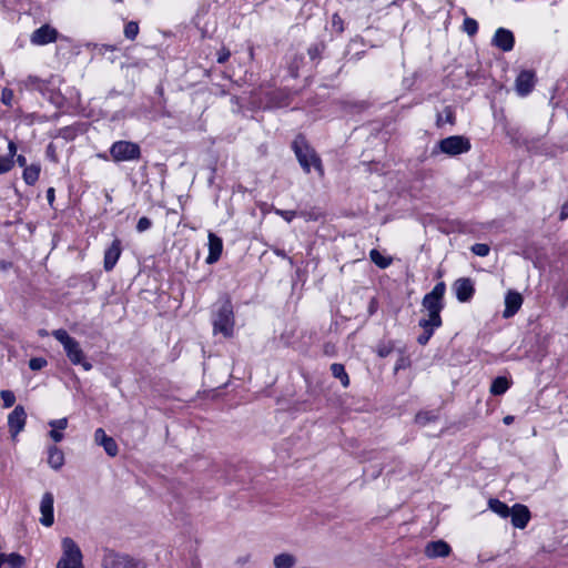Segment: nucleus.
I'll use <instances>...</instances> for the list:
<instances>
[{"label": "nucleus", "mask_w": 568, "mask_h": 568, "mask_svg": "<svg viewBox=\"0 0 568 568\" xmlns=\"http://www.w3.org/2000/svg\"><path fill=\"white\" fill-rule=\"evenodd\" d=\"M122 253L121 241L114 239L111 245L104 252L103 267L106 272H110L116 265Z\"/></svg>", "instance_id": "obj_14"}, {"label": "nucleus", "mask_w": 568, "mask_h": 568, "mask_svg": "<svg viewBox=\"0 0 568 568\" xmlns=\"http://www.w3.org/2000/svg\"><path fill=\"white\" fill-rule=\"evenodd\" d=\"M50 437L54 443H59L63 439V434L60 430L52 428L49 433Z\"/></svg>", "instance_id": "obj_44"}, {"label": "nucleus", "mask_w": 568, "mask_h": 568, "mask_svg": "<svg viewBox=\"0 0 568 568\" xmlns=\"http://www.w3.org/2000/svg\"><path fill=\"white\" fill-rule=\"evenodd\" d=\"M20 84L28 90H41L43 88V81L37 75H28Z\"/></svg>", "instance_id": "obj_29"}, {"label": "nucleus", "mask_w": 568, "mask_h": 568, "mask_svg": "<svg viewBox=\"0 0 568 568\" xmlns=\"http://www.w3.org/2000/svg\"><path fill=\"white\" fill-rule=\"evenodd\" d=\"M13 97V91L11 89L4 88L1 92V102L7 106H11Z\"/></svg>", "instance_id": "obj_40"}, {"label": "nucleus", "mask_w": 568, "mask_h": 568, "mask_svg": "<svg viewBox=\"0 0 568 568\" xmlns=\"http://www.w3.org/2000/svg\"><path fill=\"white\" fill-rule=\"evenodd\" d=\"M274 212L288 223L292 222L293 219L297 216L296 211L275 209Z\"/></svg>", "instance_id": "obj_39"}, {"label": "nucleus", "mask_w": 568, "mask_h": 568, "mask_svg": "<svg viewBox=\"0 0 568 568\" xmlns=\"http://www.w3.org/2000/svg\"><path fill=\"white\" fill-rule=\"evenodd\" d=\"M53 503V495L49 491L44 493L40 503V523L45 527H51L54 523Z\"/></svg>", "instance_id": "obj_12"}, {"label": "nucleus", "mask_w": 568, "mask_h": 568, "mask_svg": "<svg viewBox=\"0 0 568 568\" xmlns=\"http://www.w3.org/2000/svg\"><path fill=\"white\" fill-rule=\"evenodd\" d=\"M379 355H381V356H385V355H386L385 351H382V352L379 353Z\"/></svg>", "instance_id": "obj_55"}, {"label": "nucleus", "mask_w": 568, "mask_h": 568, "mask_svg": "<svg viewBox=\"0 0 568 568\" xmlns=\"http://www.w3.org/2000/svg\"><path fill=\"white\" fill-rule=\"evenodd\" d=\"M450 552L449 545L444 540L428 542L425 548V554L429 558L447 557Z\"/></svg>", "instance_id": "obj_20"}, {"label": "nucleus", "mask_w": 568, "mask_h": 568, "mask_svg": "<svg viewBox=\"0 0 568 568\" xmlns=\"http://www.w3.org/2000/svg\"><path fill=\"white\" fill-rule=\"evenodd\" d=\"M443 321L440 314L427 313V317L419 321V326H442Z\"/></svg>", "instance_id": "obj_31"}, {"label": "nucleus", "mask_w": 568, "mask_h": 568, "mask_svg": "<svg viewBox=\"0 0 568 568\" xmlns=\"http://www.w3.org/2000/svg\"><path fill=\"white\" fill-rule=\"evenodd\" d=\"M47 199H48V202L50 204H52V202L54 201V189L53 187H49L48 191H47Z\"/></svg>", "instance_id": "obj_50"}, {"label": "nucleus", "mask_w": 568, "mask_h": 568, "mask_svg": "<svg viewBox=\"0 0 568 568\" xmlns=\"http://www.w3.org/2000/svg\"><path fill=\"white\" fill-rule=\"evenodd\" d=\"M307 52H308L310 58L314 60L320 55L321 49L317 44H315V45L310 47Z\"/></svg>", "instance_id": "obj_45"}, {"label": "nucleus", "mask_w": 568, "mask_h": 568, "mask_svg": "<svg viewBox=\"0 0 568 568\" xmlns=\"http://www.w3.org/2000/svg\"><path fill=\"white\" fill-rule=\"evenodd\" d=\"M331 372L335 378H338L341 381L344 387H347L349 385V377L345 371L344 365L339 363H334L331 365Z\"/></svg>", "instance_id": "obj_27"}, {"label": "nucleus", "mask_w": 568, "mask_h": 568, "mask_svg": "<svg viewBox=\"0 0 568 568\" xmlns=\"http://www.w3.org/2000/svg\"><path fill=\"white\" fill-rule=\"evenodd\" d=\"M139 34V24L135 21H130L124 27V36L129 40H134Z\"/></svg>", "instance_id": "obj_34"}, {"label": "nucleus", "mask_w": 568, "mask_h": 568, "mask_svg": "<svg viewBox=\"0 0 568 568\" xmlns=\"http://www.w3.org/2000/svg\"><path fill=\"white\" fill-rule=\"evenodd\" d=\"M48 365V362L44 357H33L29 361V367L32 371H40Z\"/></svg>", "instance_id": "obj_36"}, {"label": "nucleus", "mask_w": 568, "mask_h": 568, "mask_svg": "<svg viewBox=\"0 0 568 568\" xmlns=\"http://www.w3.org/2000/svg\"><path fill=\"white\" fill-rule=\"evenodd\" d=\"M0 397L2 399V406L3 408H10L16 403V395L13 392L3 389L0 392Z\"/></svg>", "instance_id": "obj_33"}, {"label": "nucleus", "mask_w": 568, "mask_h": 568, "mask_svg": "<svg viewBox=\"0 0 568 568\" xmlns=\"http://www.w3.org/2000/svg\"><path fill=\"white\" fill-rule=\"evenodd\" d=\"M369 257H371V261L377 265L378 267L381 268H386L388 267L393 260L392 257H387V256H384L376 248H373L371 252H369Z\"/></svg>", "instance_id": "obj_28"}, {"label": "nucleus", "mask_w": 568, "mask_h": 568, "mask_svg": "<svg viewBox=\"0 0 568 568\" xmlns=\"http://www.w3.org/2000/svg\"><path fill=\"white\" fill-rule=\"evenodd\" d=\"M40 175V166L37 164H31L29 166H26L23 170V180L28 185H33Z\"/></svg>", "instance_id": "obj_25"}, {"label": "nucleus", "mask_w": 568, "mask_h": 568, "mask_svg": "<svg viewBox=\"0 0 568 568\" xmlns=\"http://www.w3.org/2000/svg\"><path fill=\"white\" fill-rule=\"evenodd\" d=\"M434 419H435V415L429 412H420L415 417L416 423L419 425H423V426Z\"/></svg>", "instance_id": "obj_37"}, {"label": "nucleus", "mask_w": 568, "mask_h": 568, "mask_svg": "<svg viewBox=\"0 0 568 568\" xmlns=\"http://www.w3.org/2000/svg\"><path fill=\"white\" fill-rule=\"evenodd\" d=\"M212 324L215 335L222 334L226 338L233 336L235 318L233 305L229 298L220 301V305L213 315Z\"/></svg>", "instance_id": "obj_2"}, {"label": "nucleus", "mask_w": 568, "mask_h": 568, "mask_svg": "<svg viewBox=\"0 0 568 568\" xmlns=\"http://www.w3.org/2000/svg\"><path fill=\"white\" fill-rule=\"evenodd\" d=\"M39 335L40 336H47L48 335V332L45 329H40L39 331Z\"/></svg>", "instance_id": "obj_54"}, {"label": "nucleus", "mask_w": 568, "mask_h": 568, "mask_svg": "<svg viewBox=\"0 0 568 568\" xmlns=\"http://www.w3.org/2000/svg\"><path fill=\"white\" fill-rule=\"evenodd\" d=\"M513 419H514V417H513V416H506V417L504 418V423L508 425V424H510V423L513 422Z\"/></svg>", "instance_id": "obj_53"}, {"label": "nucleus", "mask_w": 568, "mask_h": 568, "mask_svg": "<svg viewBox=\"0 0 568 568\" xmlns=\"http://www.w3.org/2000/svg\"><path fill=\"white\" fill-rule=\"evenodd\" d=\"M560 220L564 221L566 219H568V202L565 203L562 206H561V210H560Z\"/></svg>", "instance_id": "obj_48"}, {"label": "nucleus", "mask_w": 568, "mask_h": 568, "mask_svg": "<svg viewBox=\"0 0 568 568\" xmlns=\"http://www.w3.org/2000/svg\"><path fill=\"white\" fill-rule=\"evenodd\" d=\"M48 464L54 470H59L64 465V454L55 445L48 448Z\"/></svg>", "instance_id": "obj_21"}, {"label": "nucleus", "mask_w": 568, "mask_h": 568, "mask_svg": "<svg viewBox=\"0 0 568 568\" xmlns=\"http://www.w3.org/2000/svg\"><path fill=\"white\" fill-rule=\"evenodd\" d=\"M446 285L444 282L437 283L433 290L427 293L422 301V306L427 313L440 314L444 308V295Z\"/></svg>", "instance_id": "obj_8"}, {"label": "nucleus", "mask_w": 568, "mask_h": 568, "mask_svg": "<svg viewBox=\"0 0 568 568\" xmlns=\"http://www.w3.org/2000/svg\"><path fill=\"white\" fill-rule=\"evenodd\" d=\"M94 442L97 445L102 446L110 457H114L119 453V447L115 440L108 436L103 428H98L94 432Z\"/></svg>", "instance_id": "obj_16"}, {"label": "nucleus", "mask_w": 568, "mask_h": 568, "mask_svg": "<svg viewBox=\"0 0 568 568\" xmlns=\"http://www.w3.org/2000/svg\"><path fill=\"white\" fill-rule=\"evenodd\" d=\"M296 562V556L290 552H281L273 559L274 568H293Z\"/></svg>", "instance_id": "obj_22"}, {"label": "nucleus", "mask_w": 568, "mask_h": 568, "mask_svg": "<svg viewBox=\"0 0 568 568\" xmlns=\"http://www.w3.org/2000/svg\"><path fill=\"white\" fill-rule=\"evenodd\" d=\"M57 568H85L82 551L70 537L62 539V556L57 564Z\"/></svg>", "instance_id": "obj_4"}, {"label": "nucleus", "mask_w": 568, "mask_h": 568, "mask_svg": "<svg viewBox=\"0 0 568 568\" xmlns=\"http://www.w3.org/2000/svg\"><path fill=\"white\" fill-rule=\"evenodd\" d=\"M52 336L62 344L71 364L81 366L87 372L92 369L93 366L84 354L80 343L74 337L70 336L65 329H55L52 332Z\"/></svg>", "instance_id": "obj_1"}, {"label": "nucleus", "mask_w": 568, "mask_h": 568, "mask_svg": "<svg viewBox=\"0 0 568 568\" xmlns=\"http://www.w3.org/2000/svg\"><path fill=\"white\" fill-rule=\"evenodd\" d=\"M27 413L21 405H18L8 416V427L11 437L14 439L26 426Z\"/></svg>", "instance_id": "obj_10"}, {"label": "nucleus", "mask_w": 568, "mask_h": 568, "mask_svg": "<svg viewBox=\"0 0 568 568\" xmlns=\"http://www.w3.org/2000/svg\"><path fill=\"white\" fill-rule=\"evenodd\" d=\"M209 239V255L206 256L207 264L216 263L223 251V241L216 234L210 232L207 235Z\"/></svg>", "instance_id": "obj_19"}, {"label": "nucleus", "mask_w": 568, "mask_h": 568, "mask_svg": "<svg viewBox=\"0 0 568 568\" xmlns=\"http://www.w3.org/2000/svg\"><path fill=\"white\" fill-rule=\"evenodd\" d=\"M511 524L515 528L524 529L530 520V511L527 506L515 504L510 509Z\"/></svg>", "instance_id": "obj_15"}, {"label": "nucleus", "mask_w": 568, "mask_h": 568, "mask_svg": "<svg viewBox=\"0 0 568 568\" xmlns=\"http://www.w3.org/2000/svg\"><path fill=\"white\" fill-rule=\"evenodd\" d=\"M110 155L116 163L135 161L141 158V148L138 143L120 140L111 145Z\"/></svg>", "instance_id": "obj_6"}, {"label": "nucleus", "mask_w": 568, "mask_h": 568, "mask_svg": "<svg viewBox=\"0 0 568 568\" xmlns=\"http://www.w3.org/2000/svg\"><path fill=\"white\" fill-rule=\"evenodd\" d=\"M58 38V30L51 24L45 23L32 31L30 34V42L33 45L41 47L55 42Z\"/></svg>", "instance_id": "obj_9"}, {"label": "nucleus", "mask_w": 568, "mask_h": 568, "mask_svg": "<svg viewBox=\"0 0 568 568\" xmlns=\"http://www.w3.org/2000/svg\"><path fill=\"white\" fill-rule=\"evenodd\" d=\"M101 566L102 568H146L143 560L111 549L104 550Z\"/></svg>", "instance_id": "obj_5"}, {"label": "nucleus", "mask_w": 568, "mask_h": 568, "mask_svg": "<svg viewBox=\"0 0 568 568\" xmlns=\"http://www.w3.org/2000/svg\"><path fill=\"white\" fill-rule=\"evenodd\" d=\"M491 43L498 49L508 52L514 48L515 38L510 30L498 28L493 37Z\"/></svg>", "instance_id": "obj_13"}, {"label": "nucleus", "mask_w": 568, "mask_h": 568, "mask_svg": "<svg viewBox=\"0 0 568 568\" xmlns=\"http://www.w3.org/2000/svg\"><path fill=\"white\" fill-rule=\"evenodd\" d=\"M516 91L520 97L531 92L535 87V74L531 71H521L515 82Z\"/></svg>", "instance_id": "obj_17"}, {"label": "nucleus", "mask_w": 568, "mask_h": 568, "mask_svg": "<svg viewBox=\"0 0 568 568\" xmlns=\"http://www.w3.org/2000/svg\"><path fill=\"white\" fill-rule=\"evenodd\" d=\"M489 246L485 243H476L471 246V252L477 256H487L489 254Z\"/></svg>", "instance_id": "obj_35"}, {"label": "nucleus", "mask_w": 568, "mask_h": 568, "mask_svg": "<svg viewBox=\"0 0 568 568\" xmlns=\"http://www.w3.org/2000/svg\"><path fill=\"white\" fill-rule=\"evenodd\" d=\"M489 509L501 518H507L510 515V509L505 503L496 498H490L488 501Z\"/></svg>", "instance_id": "obj_23"}, {"label": "nucleus", "mask_w": 568, "mask_h": 568, "mask_svg": "<svg viewBox=\"0 0 568 568\" xmlns=\"http://www.w3.org/2000/svg\"><path fill=\"white\" fill-rule=\"evenodd\" d=\"M216 55H217V58H216L217 63L223 64V63H225V62L229 60V58L231 57V52H230V50H229L227 48L222 47V48L217 51V54H216Z\"/></svg>", "instance_id": "obj_43"}, {"label": "nucleus", "mask_w": 568, "mask_h": 568, "mask_svg": "<svg viewBox=\"0 0 568 568\" xmlns=\"http://www.w3.org/2000/svg\"><path fill=\"white\" fill-rule=\"evenodd\" d=\"M424 331V333H426L428 336H433L434 332L436 328H438L439 326H420Z\"/></svg>", "instance_id": "obj_49"}, {"label": "nucleus", "mask_w": 568, "mask_h": 568, "mask_svg": "<svg viewBox=\"0 0 568 568\" xmlns=\"http://www.w3.org/2000/svg\"><path fill=\"white\" fill-rule=\"evenodd\" d=\"M3 561L11 568H21L24 564V558L16 552L9 555L3 554Z\"/></svg>", "instance_id": "obj_30"}, {"label": "nucleus", "mask_w": 568, "mask_h": 568, "mask_svg": "<svg viewBox=\"0 0 568 568\" xmlns=\"http://www.w3.org/2000/svg\"><path fill=\"white\" fill-rule=\"evenodd\" d=\"M510 387V382L503 376L495 378L490 385V393L493 395H503Z\"/></svg>", "instance_id": "obj_24"}, {"label": "nucleus", "mask_w": 568, "mask_h": 568, "mask_svg": "<svg viewBox=\"0 0 568 568\" xmlns=\"http://www.w3.org/2000/svg\"><path fill=\"white\" fill-rule=\"evenodd\" d=\"M470 148L471 144L469 139L463 135H452L442 139L437 143L438 151L449 156H456L463 153H467L470 150Z\"/></svg>", "instance_id": "obj_7"}, {"label": "nucleus", "mask_w": 568, "mask_h": 568, "mask_svg": "<svg viewBox=\"0 0 568 568\" xmlns=\"http://www.w3.org/2000/svg\"><path fill=\"white\" fill-rule=\"evenodd\" d=\"M13 166V160L8 156H0V174L9 172Z\"/></svg>", "instance_id": "obj_38"}, {"label": "nucleus", "mask_w": 568, "mask_h": 568, "mask_svg": "<svg viewBox=\"0 0 568 568\" xmlns=\"http://www.w3.org/2000/svg\"><path fill=\"white\" fill-rule=\"evenodd\" d=\"M17 163H18V165H19V166H21V168H26V166H28V165H27V159H26V156H24V155H18V156H17Z\"/></svg>", "instance_id": "obj_51"}, {"label": "nucleus", "mask_w": 568, "mask_h": 568, "mask_svg": "<svg viewBox=\"0 0 568 568\" xmlns=\"http://www.w3.org/2000/svg\"><path fill=\"white\" fill-rule=\"evenodd\" d=\"M463 31L469 37H473L478 31V23L475 19L466 17L463 22Z\"/></svg>", "instance_id": "obj_32"}, {"label": "nucleus", "mask_w": 568, "mask_h": 568, "mask_svg": "<svg viewBox=\"0 0 568 568\" xmlns=\"http://www.w3.org/2000/svg\"><path fill=\"white\" fill-rule=\"evenodd\" d=\"M152 226V221L146 217V216H143L141 217L139 221H138V224H136V231L139 233H142V232H145L148 231L149 229H151Z\"/></svg>", "instance_id": "obj_41"}, {"label": "nucleus", "mask_w": 568, "mask_h": 568, "mask_svg": "<svg viewBox=\"0 0 568 568\" xmlns=\"http://www.w3.org/2000/svg\"><path fill=\"white\" fill-rule=\"evenodd\" d=\"M293 150L298 160V163L306 173H310L311 168L314 166L321 176L324 174L321 159L317 156L316 152L306 143L304 138L297 136L294 140Z\"/></svg>", "instance_id": "obj_3"}, {"label": "nucleus", "mask_w": 568, "mask_h": 568, "mask_svg": "<svg viewBox=\"0 0 568 568\" xmlns=\"http://www.w3.org/2000/svg\"><path fill=\"white\" fill-rule=\"evenodd\" d=\"M430 339V336H428L426 333L423 332V334H420L418 337H417V342L418 344L420 345H426L428 343V341Z\"/></svg>", "instance_id": "obj_47"}, {"label": "nucleus", "mask_w": 568, "mask_h": 568, "mask_svg": "<svg viewBox=\"0 0 568 568\" xmlns=\"http://www.w3.org/2000/svg\"><path fill=\"white\" fill-rule=\"evenodd\" d=\"M342 23V20L339 19V17L337 14H334L333 16V23L336 24V23Z\"/></svg>", "instance_id": "obj_52"}, {"label": "nucleus", "mask_w": 568, "mask_h": 568, "mask_svg": "<svg viewBox=\"0 0 568 568\" xmlns=\"http://www.w3.org/2000/svg\"><path fill=\"white\" fill-rule=\"evenodd\" d=\"M453 290L456 298L462 303L468 302L475 293L474 283L468 277H460L456 280L453 284Z\"/></svg>", "instance_id": "obj_11"}, {"label": "nucleus", "mask_w": 568, "mask_h": 568, "mask_svg": "<svg viewBox=\"0 0 568 568\" xmlns=\"http://www.w3.org/2000/svg\"><path fill=\"white\" fill-rule=\"evenodd\" d=\"M523 305V296L515 291H508L505 296V310L503 316L505 318L513 317Z\"/></svg>", "instance_id": "obj_18"}, {"label": "nucleus", "mask_w": 568, "mask_h": 568, "mask_svg": "<svg viewBox=\"0 0 568 568\" xmlns=\"http://www.w3.org/2000/svg\"><path fill=\"white\" fill-rule=\"evenodd\" d=\"M49 426L61 432L68 427V419L65 417L52 419L49 422Z\"/></svg>", "instance_id": "obj_42"}, {"label": "nucleus", "mask_w": 568, "mask_h": 568, "mask_svg": "<svg viewBox=\"0 0 568 568\" xmlns=\"http://www.w3.org/2000/svg\"><path fill=\"white\" fill-rule=\"evenodd\" d=\"M17 153V145L13 141H9L8 143V158H11L13 160V156Z\"/></svg>", "instance_id": "obj_46"}, {"label": "nucleus", "mask_w": 568, "mask_h": 568, "mask_svg": "<svg viewBox=\"0 0 568 568\" xmlns=\"http://www.w3.org/2000/svg\"><path fill=\"white\" fill-rule=\"evenodd\" d=\"M455 123V111L452 106H445L444 110L437 114L436 124L443 126L444 124Z\"/></svg>", "instance_id": "obj_26"}]
</instances>
